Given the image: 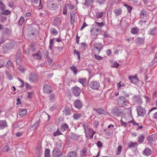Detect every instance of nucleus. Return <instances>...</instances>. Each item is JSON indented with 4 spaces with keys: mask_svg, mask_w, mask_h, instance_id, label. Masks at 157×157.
I'll return each mask as SVG.
<instances>
[{
    "mask_svg": "<svg viewBox=\"0 0 157 157\" xmlns=\"http://www.w3.org/2000/svg\"><path fill=\"white\" fill-rule=\"evenodd\" d=\"M82 126L84 128L86 136L89 137L90 139L92 138L95 133V132L91 128H88L89 126L87 123H84L82 124Z\"/></svg>",
    "mask_w": 157,
    "mask_h": 157,
    "instance_id": "1",
    "label": "nucleus"
},
{
    "mask_svg": "<svg viewBox=\"0 0 157 157\" xmlns=\"http://www.w3.org/2000/svg\"><path fill=\"white\" fill-rule=\"evenodd\" d=\"M90 88L93 90H98L100 87V83L98 81H91L89 85Z\"/></svg>",
    "mask_w": 157,
    "mask_h": 157,
    "instance_id": "2",
    "label": "nucleus"
},
{
    "mask_svg": "<svg viewBox=\"0 0 157 157\" xmlns=\"http://www.w3.org/2000/svg\"><path fill=\"white\" fill-rule=\"evenodd\" d=\"M117 102L120 106L122 107L127 106L128 104L126 99L123 96L119 97L117 99Z\"/></svg>",
    "mask_w": 157,
    "mask_h": 157,
    "instance_id": "3",
    "label": "nucleus"
},
{
    "mask_svg": "<svg viewBox=\"0 0 157 157\" xmlns=\"http://www.w3.org/2000/svg\"><path fill=\"white\" fill-rule=\"evenodd\" d=\"M156 136L155 134H154L151 136H148L147 138V140L148 143L150 144H155Z\"/></svg>",
    "mask_w": 157,
    "mask_h": 157,
    "instance_id": "4",
    "label": "nucleus"
},
{
    "mask_svg": "<svg viewBox=\"0 0 157 157\" xmlns=\"http://www.w3.org/2000/svg\"><path fill=\"white\" fill-rule=\"evenodd\" d=\"M72 93L76 97L79 96L81 92L79 88L77 86H75L72 89Z\"/></svg>",
    "mask_w": 157,
    "mask_h": 157,
    "instance_id": "5",
    "label": "nucleus"
},
{
    "mask_svg": "<svg viewBox=\"0 0 157 157\" xmlns=\"http://www.w3.org/2000/svg\"><path fill=\"white\" fill-rule=\"evenodd\" d=\"M138 114L140 116H143L146 113V111L144 108L141 106H139L137 108Z\"/></svg>",
    "mask_w": 157,
    "mask_h": 157,
    "instance_id": "6",
    "label": "nucleus"
},
{
    "mask_svg": "<svg viewBox=\"0 0 157 157\" xmlns=\"http://www.w3.org/2000/svg\"><path fill=\"white\" fill-rule=\"evenodd\" d=\"M38 77L36 74H31L29 75V80L30 82H35L38 80Z\"/></svg>",
    "mask_w": 157,
    "mask_h": 157,
    "instance_id": "7",
    "label": "nucleus"
},
{
    "mask_svg": "<svg viewBox=\"0 0 157 157\" xmlns=\"http://www.w3.org/2000/svg\"><path fill=\"white\" fill-rule=\"evenodd\" d=\"M43 90L44 92L46 93L49 94L52 92V88L48 84H45L43 86Z\"/></svg>",
    "mask_w": 157,
    "mask_h": 157,
    "instance_id": "8",
    "label": "nucleus"
},
{
    "mask_svg": "<svg viewBox=\"0 0 157 157\" xmlns=\"http://www.w3.org/2000/svg\"><path fill=\"white\" fill-rule=\"evenodd\" d=\"M101 30L99 29L93 28L91 30V34L94 36H97L100 34Z\"/></svg>",
    "mask_w": 157,
    "mask_h": 157,
    "instance_id": "9",
    "label": "nucleus"
},
{
    "mask_svg": "<svg viewBox=\"0 0 157 157\" xmlns=\"http://www.w3.org/2000/svg\"><path fill=\"white\" fill-rule=\"evenodd\" d=\"M113 113L114 115L118 117L121 113V109L118 107H115L113 110Z\"/></svg>",
    "mask_w": 157,
    "mask_h": 157,
    "instance_id": "10",
    "label": "nucleus"
},
{
    "mask_svg": "<svg viewBox=\"0 0 157 157\" xmlns=\"http://www.w3.org/2000/svg\"><path fill=\"white\" fill-rule=\"evenodd\" d=\"M27 111L26 109H21L19 110L18 113L19 116L23 117L27 114Z\"/></svg>",
    "mask_w": 157,
    "mask_h": 157,
    "instance_id": "11",
    "label": "nucleus"
},
{
    "mask_svg": "<svg viewBox=\"0 0 157 157\" xmlns=\"http://www.w3.org/2000/svg\"><path fill=\"white\" fill-rule=\"evenodd\" d=\"M151 150L148 147L145 148L144 150L142 151V154L146 156H149L151 154Z\"/></svg>",
    "mask_w": 157,
    "mask_h": 157,
    "instance_id": "12",
    "label": "nucleus"
},
{
    "mask_svg": "<svg viewBox=\"0 0 157 157\" xmlns=\"http://www.w3.org/2000/svg\"><path fill=\"white\" fill-rule=\"evenodd\" d=\"M62 155L60 150H54L52 151V155L53 157H60Z\"/></svg>",
    "mask_w": 157,
    "mask_h": 157,
    "instance_id": "13",
    "label": "nucleus"
},
{
    "mask_svg": "<svg viewBox=\"0 0 157 157\" xmlns=\"http://www.w3.org/2000/svg\"><path fill=\"white\" fill-rule=\"evenodd\" d=\"M62 146V143L60 140L59 141L56 142L55 144V147L54 150H60Z\"/></svg>",
    "mask_w": 157,
    "mask_h": 157,
    "instance_id": "14",
    "label": "nucleus"
},
{
    "mask_svg": "<svg viewBox=\"0 0 157 157\" xmlns=\"http://www.w3.org/2000/svg\"><path fill=\"white\" fill-rule=\"evenodd\" d=\"M74 105L75 107L78 109H80L82 107V104L81 101L78 100L75 101Z\"/></svg>",
    "mask_w": 157,
    "mask_h": 157,
    "instance_id": "15",
    "label": "nucleus"
},
{
    "mask_svg": "<svg viewBox=\"0 0 157 157\" xmlns=\"http://www.w3.org/2000/svg\"><path fill=\"white\" fill-rule=\"evenodd\" d=\"M129 79L130 80L131 82L133 83H136L139 82V80L138 78H137V76H134L132 77V76H129Z\"/></svg>",
    "mask_w": 157,
    "mask_h": 157,
    "instance_id": "16",
    "label": "nucleus"
},
{
    "mask_svg": "<svg viewBox=\"0 0 157 157\" xmlns=\"http://www.w3.org/2000/svg\"><path fill=\"white\" fill-rule=\"evenodd\" d=\"M6 121L5 120L0 121V129H3L7 126Z\"/></svg>",
    "mask_w": 157,
    "mask_h": 157,
    "instance_id": "17",
    "label": "nucleus"
},
{
    "mask_svg": "<svg viewBox=\"0 0 157 157\" xmlns=\"http://www.w3.org/2000/svg\"><path fill=\"white\" fill-rule=\"evenodd\" d=\"M140 16L141 18H147L148 16V13L144 10H143L140 13Z\"/></svg>",
    "mask_w": 157,
    "mask_h": 157,
    "instance_id": "18",
    "label": "nucleus"
},
{
    "mask_svg": "<svg viewBox=\"0 0 157 157\" xmlns=\"http://www.w3.org/2000/svg\"><path fill=\"white\" fill-rule=\"evenodd\" d=\"M94 47L101 51L103 48L101 43H95L94 44Z\"/></svg>",
    "mask_w": 157,
    "mask_h": 157,
    "instance_id": "19",
    "label": "nucleus"
},
{
    "mask_svg": "<svg viewBox=\"0 0 157 157\" xmlns=\"http://www.w3.org/2000/svg\"><path fill=\"white\" fill-rule=\"evenodd\" d=\"M77 153L75 151H71L69 152L67 155V157H77Z\"/></svg>",
    "mask_w": 157,
    "mask_h": 157,
    "instance_id": "20",
    "label": "nucleus"
},
{
    "mask_svg": "<svg viewBox=\"0 0 157 157\" xmlns=\"http://www.w3.org/2000/svg\"><path fill=\"white\" fill-rule=\"evenodd\" d=\"M114 12L117 16L121 15L122 13V10L120 8L115 9L114 10Z\"/></svg>",
    "mask_w": 157,
    "mask_h": 157,
    "instance_id": "21",
    "label": "nucleus"
},
{
    "mask_svg": "<svg viewBox=\"0 0 157 157\" xmlns=\"http://www.w3.org/2000/svg\"><path fill=\"white\" fill-rule=\"evenodd\" d=\"M138 145L137 143L136 142H130L128 143V147L130 148L135 147Z\"/></svg>",
    "mask_w": 157,
    "mask_h": 157,
    "instance_id": "22",
    "label": "nucleus"
},
{
    "mask_svg": "<svg viewBox=\"0 0 157 157\" xmlns=\"http://www.w3.org/2000/svg\"><path fill=\"white\" fill-rule=\"evenodd\" d=\"M82 117V114L81 113H76L73 115V118L75 120H77L81 118Z\"/></svg>",
    "mask_w": 157,
    "mask_h": 157,
    "instance_id": "23",
    "label": "nucleus"
},
{
    "mask_svg": "<svg viewBox=\"0 0 157 157\" xmlns=\"http://www.w3.org/2000/svg\"><path fill=\"white\" fill-rule=\"evenodd\" d=\"M139 31V29L137 27H134L131 30V33L133 34H137Z\"/></svg>",
    "mask_w": 157,
    "mask_h": 157,
    "instance_id": "24",
    "label": "nucleus"
},
{
    "mask_svg": "<svg viewBox=\"0 0 157 157\" xmlns=\"http://www.w3.org/2000/svg\"><path fill=\"white\" fill-rule=\"evenodd\" d=\"M122 149V147L121 145H119L116 151V155H120Z\"/></svg>",
    "mask_w": 157,
    "mask_h": 157,
    "instance_id": "25",
    "label": "nucleus"
},
{
    "mask_svg": "<svg viewBox=\"0 0 157 157\" xmlns=\"http://www.w3.org/2000/svg\"><path fill=\"white\" fill-rule=\"evenodd\" d=\"M33 56L34 58L36 59H40L42 57L41 54L39 52L37 54H33Z\"/></svg>",
    "mask_w": 157,
    "mask_h": 157,
    "instance_id": "26",
    "label": "nucleus"
},
{
    "mask_svg": "<svg viewBox=\"0 0 157 157\" xmlns=\"http://www.w3.org/2000/svg\"><path fill=\"white\" fill-rule=\"evenodd\" d=\"M69 127L66 124L62 125L60 127V129L61 131L64 132L65 130L68 129Z\"/></svg>",
    "mask_w": 157,
    "mask_h": 157,
    "instance_id": "27",
    "label": "nucleus"
},
{
    "mask_svg": "<svg viewBox=\"0 0 157 157\" xmlns=\"http://www.w3.org/2000/svg\"><path fill=\"white\" fill-rule=\"evenodd\" d=\"M96 112L100 115L105 114V111L102 108H98L96 109Z\"/></svg>",
    "mask_w": 157,
    "mask_h": 157,
    "instance_id": "28",
    "label": "nucleus"
},
{
    "mask_svg": "<svg viewBox=\"0 0 157 157\" xmlns=\"http://www.w3.org/2000/svg\"><path fill=\"white\" fill-rule=\"evenodd\" d=\"M86 78H79L78 80V82L81 83L83 86L86 85Z\"/></svg>",
    "mask_w": 157,
    "mask_h": 157,
    "instance_id": "29",
    "label": "nucleus"
},
{
    "mask_svg": "<svg viewBox=\"0 0 157 157\" xmlns=\"http://www.w3.org/2000/svg\"><path fill=\"white\" fill-rule=\"evenodd\" d=\"M130 123H132L134 125H136L137 126H138V128H137L138 129L140 128L142 129L143 128V126L142 125L139 126V124L136 123L133 120L130 121H129L128 122V124Z\"/></svg>",
    "mask_w": 157,
    "mask_h": 157,
    "instance_id": "30",
    "label": "nucleus"
},
{
    "mask_svg": "<svg viewBox=\"0 0 157 157\" xmlns=\"http://www.w3.org/2000/svg\"><path fill=\"white\" fill-rule=\"evenodd\" d=\"M95 0H86L85 5L86 6H89L94 2Z\"/></svg>",
    "mask_w": 157,
    "mask_h": 157,
    "instance_id": "31",
    "label": "nucleus"
},
{
    "mask_svg": "<svg viewBox=\"0 0 157 157\" xmlns=\"http://www.w3.org/2000/svg\"><path fill=\"white\" fill-rule=\"evenodd\" d=\"M51 34L53 36L56 35L58 33L57 31L55 29L53 28L50 30Z\"/></svg>",
    "mask_w": 157,
    "mask_h": 157,
    "instance_id": "32",
    "label": "nucleus"
},
{
    "mask_svg": "<svg viewBox=\"0 0 157 157\" xmlns=\"http://www.w3.org/2000/svg\"><path fill=\"white\" fill-rule=\"evenodd\" d=\"M45 157H50V151L49 149L45 150L44 153Z\"/></svg>",
    "mask_w": 157,
    "mask_h": 157,
    "instance_id": "33",
    "label": "nucleus"
},
{
    "mask_svg": "<svg viewBox=\"0 0 157 157\" xmlns=\"http://www.w3.org/2000/svg\"><path fill=\"white\" fill-rule=\"evenodd\" d=\"M24 21L25 18L23 17H21L18 22V25L19 26H21L24 23Z\"/></svg>",
    "mask_w": 157,
    "mask_h": 157,
    "instance_id": "34",
    "label": "nucleus"
},
{
    "mask_svg": "<svg viewBox=\"0 0 157 157\" xmlns=\"http://www.w3.org/2000/svg\"><path fill=\"white\" fill-rule=\"evenodd\" d=\"M2 14L4 15H8L11 13V12L10 10H5L2 11Z\"/></svg>",
    "mask_w": 157,
    "mask_h": 157,
    "instance_id": "35",
    "label": "nucleus"
},
{
    "mask_svg": "<svg viewBox=\"0 0 157 157\" xmlns=\"http://www.w3.org/2000/svg\"><path fill=\"white\" fill-rule=\"evenodd\" d=\"M144 137L143 134H141L139 137L138 141L140 143H141L144 141Z\"/></svg>",
    "mask_w": 157,
    "mask_h": 157,
    "instance_id": "36",
    "label": "nucleus"
},
{
    "mask_svg": "<svg viewBox=\"0 0 157 157\" xmlns=\"http://www.w3.org/2000/svg\"><path fill=\"white\" fill-rule=\"evenodd\" d=\"M6 6L2 2H0V10L1 11H2L5 10L6 9Z\"/></svg>",
    "mask_w": 157,
    "mask_h": 157,
    "instance_id": "37",
    "label": "nucleus"
},
{
    "mask_svg": "<svg viewBox=\"0 0 157 157\" xmlns=\"http://www.w3.org/2000/svg\"><path fill=\"white\" fill-rule=\"evenodd\" d=\"M103 13L102 12H98L96 13V17L98 18H100L102 17Z\"/></svg>",
    "mask_w": 157,
    "mask_h": 157,
    "instance_id": "38",
    "label": "nucleus"
},
{
    "mask_svg": "<svg viewBox=\"0 0 157 157\" xmlns=\"http://www.w3.org/2000/svg\"><path fill=\"white\" fill-rule=\"evenodd\" d=\"M87 152V150L86 148H84L82 149L80 151V155L81 156H83Z\"/></svg>",
    "mask_w": 157,
    "mask_h": 157,
    "instance_id": "39",
    "label": "nucleus"
},
{
    "mask_svg": "<svg viewBox=\"0 0 157 157\" xmlns=\"http://www.w3.org/2000/svg\"><path fill=\"white\" fill-rule=\"evenodd\" d=\"M75 14L71 13V24H73L75 20Z\"/></svg>",
    "mask_w": 157,
    "mask_h": 157,
    "instance_id": "40",
    "label": "nucleus"
},
{
    "mask_svg": "<svg viewBox=\"0 0 157 157\" xmlns=\"http://www.w3.org/2000/svg\"><path fill=\"white\" fill-rule=\"evenodd\" d=\"M70 68L74 72L75 75H76L77 71L76 67L74 65H73L70 67Z\"/></svg>",
    "mask_w": 157,
    "mask_h": 157,
    "instance_id": "41",
    "label": "nucleus"
},
{
    "mask_svg": "<svg viewBox=\"0 0 157 157\" xmlns=\"http://www.w3.org/2000/svg\"><path fill=\"white\" fill-rule=\"evenodd\" d=\"M123 5L124 6L126 7L128 12H129V13H130L132 9V7L126 4H124Z\"/></svg>",
    "mask_w": 157,
    "mask_h": 157,
    "instance_id": "42",
    "label": "nucleus"
},
{
    "mask_svg": "<svg viewBox=\"0 0 157 157\" xmlns=\"http://www.w3.org/2000/svg\"><path fill=\"white\" fill-rule=\"evenodd\" d=\"M10 147L7 146H5L3 147L2 149V151L3 152H8L10 150Z\"/></svg>",
    "mask_w": 157,
    "mask_h": 157,
    "instance_id": "43",
    "label": "nucleus"
},
{
    "mask_svg": "<svg viewBox=\"0 0 157 157\" xmlns=\"http://www.w3.org/2000/svg\"><path fill=\"white\" fill-rule=\"evenodd\" d=\"M13 44L11 42H9L6 44V47L7 48H13Z\"/></svg>",
    "mask_w": 157,
    "mask_h": 157,
    "instance_id": "44",
    "label": "nucleus"
},
{
    "mask_svg": "<svg viewBox=\"0 0 157 157\" xmlns=\"http://www.w3.org/2000/svg\"><path fill=\"white\" fill-rule=\"evenodd\" d=\"M94 56L95 59L98 60H101L103 59V57L100 56L96 54H94Z\"/></svg>",
    "mask_w": 157,
    "mask_h": 157,
    "instance_id": "45",
    "label": "nucleus"
},
{
    "mask_svg": "<svg viewBox=\"0 0 157 157\" xmlns=\"http://www.w3.org/2000/svg\"><path fill=\"white\" fill-rule=\"evenodd\" d=\"M21 54H17L16 56V61L17 62L19 63L21 61Z\"/></svg>",
    "mask_w": 157,
    "mask_h": 157,
    "instance_id": "46",
    "label": "nucleus"
},
{
    "mask_svg": "<svg viewBox=\"0 0 157 157\" xmlns=\"http://www.w3.org/2000/svg\"><path fill=\"white\" fill-rule=\"evenodd\" d=\"M95 23H96V24H97V25L100 28H101L102 27L104 26L105 25L103 21H102V22L100 23L98 22L97 21H95Z\"/></svg>",
    "mask_w": 157,
    "mask_h": 157,
    "instance_id": "47",
    "label": "nucleus"
},
{
    "mask_svg": "<svg viewBox=\"0 0 157 157\" xmlns=\"http://www.w3.org/2000/svg\"><path fill=\"white\" fill-rule=\"evenodd\" d=\"M136 40V44H141L142 43L143 41V40L142 38L139 37H137Z\"/></svg>",
    "mask_w": 157,
    "mask_h": 157,
    "instance_id": "48",
    "label": "nucleus"
},
{
    "mask_svg": "<svg viewBox=\"0 0 157 157\" xmlns=\"http://www.w3.org/2000/svg\"><path fill=\"white\" fill-rule=\"evenodd\" d=\"M92 52L94 54H99L101 52V50L94 47L92 49Z\"/></svg>",
    "mask_w": 157,
    "mask_h": 157,
    "instance_id": "49",
    "label": "nucleus"
},
{
    "mask_svg": "<svg viewBox=\"0 0 157 157\" xmlns=\"http://www.w3.org/2000/svg\"><path fill=\"white\" fill-rule=\"evenodd\" d=\"M49 100L51 101H52L55 99V95L54 94H52L49 96Z\"/></svg>",
    "mask_w": 157,
    "mask_h": 157,
    "instance_id": "50",
    "label": "nucleus"
},
{
    "mask_svg": "<svg viewBox=\"0 0 157 157\" xmlns=\"http://www.w3.org/2000/svg\"><path fill=\"white\" fill-rule=\"evenodd\" d=\"M54 22L56 25H58L60 22V19L59 17H57L54 19Z\"/></svg>",
    "mask_w": 157,
    "mask_h": 157,
    "instance_id": "51",
    "label": "nucleus"
},
{
    "mask_svg": "<svg viewBox=\"0 0 157 157\" xmlns=\"http://www.w3.org/2000/svg\"><path fill=\"white\" fill-rule=\"evenodd\" d=\"M99 121L97 120H95L93 123L94 126L95 128H97L99 125Z\"/></svg>",
    "mask_w": 157,
    "mask_h": 157,
    "instance_id": "52",
    "label": "nucleus"
},
{
    "mask_svg": "<svg viewBox=\"0 0 157 157\" xmlns=\"http://www.w3.org/2000/svg\"><path fill=\"white\" fill-rule=\"evenodd\" d=\"M8 4L9 7L12 8L14 6V2L13 1H11L9 2Z\"/></svg>",
    "mask_w": 157,
    "mask_h": 157,
    "instance_id": "53",
    "label": "nucleus"
},
{
    "mask_svg": "<svg viewBox=\"0 0 157 157\" xmlns=\"http://www.w3.org/2000/svg\"><path fill=\"white\" fill-rule=\"evenodd\" d=\"M62 134V133L59 132V130L58 129L56 131L54 132L53 134V135L54 136H59L60 135Z\"/></svg>",
    "mask_w": 157,
    "mask_h": 157,
    "instance_id": "54",
    "label": "nucleus"
},
{
    "mask_svg": "<svg viewBox=\"0 0 157 157\" xmlns=\"http://www.w3.org/2000/svg\"><path fill=\"white\" fill-rule=\"evenodd\" d=\"M121 81L119 83H117V86L118 87V89H120L122 86H125V85L124 83H121Z\"/></svg>",
    "mask_w": 157,
    "mask_h": 157,
    "instance_id": "55",
    "label": "nucleus"
},
{
    "mask_svg": "<svg viewBox=\"0 0 157 157\" xmlns=\"http://www.w3.org/2000/svg\"><path fill=\"white\" fill-rule=\"evenodd\" d=\"M63 112L66 115H68L71 113V110L69 109L67 110H65Z\"/></svg>",
    "mask_w": 157,
    "mask_h": 157,
    "instance_id": "56",
    "label": "nucleus"
},
{
    "mask_svg": "<svg viewBox=\"0 0 157 157\" xmlns=\"http://www.w3.org/2000/svg\"><path fill=\"white\" fill-rule=\"evenodd\" d=\"M74 53L77 56L78 59L79 60L80 58V52H79L75 50L74 51Z\"/></svg>",
    "mask_w": 157,
    "mask_h": 157,
    "instance_id": "57",
    "label": "nucleus"
},
{
    "mask_svg": "<svg viewBox=\"0 0 157 157\" xmlns=\"http://www.w3.org/2000/svg\"><path fill=\"white\" fill-rule=\"evenodd\" d=\"M119 66V64L117 62H114L112 66V67L117 68Z\"/></svg>",
    "mask_w": 157,
    "mask_h": 157,
    "instance_id": "58",
    "label": "nucleus"
},
{
    "mask_svg": "<svg viewBox=\"0 0 157 157\" xmlns=\"http://www.w3.org/2000/svg\"><path fill=\"white\" fill-rule=\"evenodd\" d=\"M155 28H153L150 31V34L152 35H154L155 34Z\"/></svg>",
    "mask_w": 157,
    "mask_h": 157,
    "instance_id": "59",
    "label": "nucleus"
},
{
    "mask_svg": "<svg viewBox=\"0 0 157 157\" xmlns=\"http://www.w3.org/2000/svg\"><path fill=\"white\" fill-rule=\"evenodd\" d=\"M97 145L98 147H101L102 146V144L100 141H99L97 142Z\"/></svg>",
    "mask_w": 157,
    "mask_h": 157,
    "instance_id": "60",
    "label": "nucleus"
},
{
    "mask_svg": "<svg viewBox=\"0 0 157 157\" xmlns=\"http://www.w3.org/2000/svg\"><path fill=\"white\" fill-rule=\"evenodd\" d=\"M121 125L122 126H124L125 127L127 126L128 124L126 123L123 122L122 120H121Z\"/></svg>",
    "mask_w": 157,
    "mask_h": 157,
    "instance_id": "61",
    "label": "nucleus"
},
{
    "mask_svg": "<svg viewBox=\"0 0 157 157\" xmlns=\"http://www.w3.org/2000/svg\"><path fill=\"white\" fill-rule=\"evenodd\" d=\"M87 25H86V23L85 22H84L83 23V24L80 30H82L86 27L87 26Z\"/></svg>",
    "mask_w": 157,
    "mask_h": 157,
    "instance_id": "62",
    "label": "nucleus"
},
{
    "mask_svg": "<svg viewBox=\"0 0 157 157\" xmlns=\"http://www.w3.org/2000/svg\"><path fill=\"white\" fill-rule=\"evenodd\" d=\"M152 117L155 120H157V112L153 114Z\"/></svg>",
    "mask_w": 157,
    "mask_h": 157,
    "instance_id": "63",
    "label": "nucleus"
},
{
    "mask_svg": "<svg viewBox=\"0 0 157 157\" xmlns=\"http://www.w3.org/2000/svg\"><path fill=\"white\" fill-rule=\"evenodd\" d=\"M23 134V133L21 132H17L16 134V136L17 137H19L21 136Z\"/></svg>",
    "mask_w": 157,
    "mask_h": 157,
    "instance_id": "64",
    "label": "nucleus"
}]
</instances>
